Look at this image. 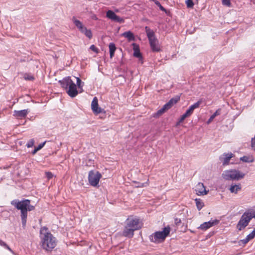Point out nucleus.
<instances>
[{"mask_svg":"<svg viewBox=\"0 0 255 255\" xmlns=\"http://www.w3.org/2000/svg\"><path fill=\"white\" fill-rule=\"evenodd\" d=\"M195 201L197 209L198 210H200L204 206V203L200 199H196Z\"/></svg>","mask_w":255,"mask_h":255,"instance_id":"5701e85b","label":"nucleus"},{"mask_svg":"<svg viewBox=\"0 0 255 255\" xmlns=\"http://www.w3.org/2000/svg\"><path fill=\"white\" fill-rule=\"evenodd\" d=\"M45 142H46L45 141V142H44L43 143H41L39 144L38 145V146L36 147L37 148V149L38 150H39L40 149H41L44 146V145L45 144Z\"/></svg>","mask_w":255,"mask_h":255,"instance_id":"58836bf2","label":"nucleus"},{"mask_svg":"<svg viewBox=\"0 0 255 255\" xmlns=\"http://www.w3.org/2000/svg\"><path fill=\"white\" fill-rule=\"evenodd\" d=\"M251 145L252 147L255 149V138L252 139Z\"/></svg>","mask_w":255,"mask_h":255,"instance_id":"a19ab883","label":"nucleus"},{"mask_svg":"<svg viewBox=\"0 0 255 255\" xmlns=\"http://www.w3.org/2000/svg\"><path fill=\"white\" fill-rule=\"evenodd\" d=\"M230 191L233 193H237L238 191L241 190V186L240 184L232 185L230 188Z\"/></svg>","mask_w":255,"mask_h":255,"instance_id":"6ab92c4d","label":"nucleus"},{"mask_svg":"<svg viewBox=\"0 0 255 255\" xmlns=\"http://www.w3.org/2000/svg\"><path fill=\"white\" fill-rule=\"evenodd\" d=\"M106 16L110 19L120 23L124 22V19L119 16L112 10H109L106 12Z\"/></svg>","mask_w":255,"mask_h":255,"instance_id":"9d476101","label":"nucleus"},{"mask_svg":"<svg viewBox=\"0 0 255 255\" xmlns=\"http://www.w3.org/2000/svg\"><path fill=\"white\" fill-rule=\"evenodd\" d=\"M187 117H189L185 113L180 118L179 123H182L184 120Z\"/></svg>","mask_w":255,"mask_h":255,"instance_id":"c9c22d12","label":"nucleus"},{"mask_svg":"<svg viewBox=\"0 0 255 255\" xmlns=\"http://www.w3.org/2000/svg\"><path fill=\"white\" fill-rule=\"evenodd\" d=\"M223 5H225L227 7L231 6V0H221Z\"/></svg>","mask_w":255,"mask_h":255,"instance_id":"cd10ccee","label":"nucleus"},{"mask_svg":"<svg viewBox=\"0 0 255 255\" xmlns=\"http://www.w3.org/2000/svg\"><path fill=\"white\" fill-rule=\"evenodd\" d=\"M59 83L63 88L67 90V93L70 97L74 98L78 95V92L77 90L76 85L73 82L70 77L64 78L62 80H60Z\"/></svg>","mask_w":255,"mask_h":255,"instance_id":"20e7f679","label":"nucleus"},{"mask_svg":"<svg viewBox=\"0 0 255 255\" xmlns=\"http://www.w3.org/2000/svg\"><path fill=\"white\" fill-rule=\"evenodd\" d=\"M83 31H81L84 33L88 38L91 39L92 37V33L90 29H88L86 27L83 29Z\"/></svg>","mask_w":255,"mask_h":255,"instance_id":"4be33fe9","label":"nucleus"},{"mask_svg":"<svg viewBox=\"0 0 255 255\" xmlns=\"http://www.w3.org/2000/svg\"><path fill=\"white\" fill-rule=\"evenodd\" d=\"M92 18L93 19H94V20H98V19L96 15H92Z\"/></svg>","mask_w":255,"mask_h":255,"instance_id":"c03bdc74","label":"nucleus"},{"mask_svg":"<svg viewBox=\"0 0 255 255\" xmlns=\"http://www.w3.org/2000/svg\"><path fill=\"white\" fill-rule=\"evenodd\" d=\"M101 178L102 174L99 171L91 170L89 172L88 181L89 184L93 187H96L99 184Z\"/></svg>","mask_w":255,"mask_h":255,"instance_id":"1a4fd4ad","label":"nucleus"},{"mask_svg":"<svg viewBox=\"0 0 255 255\" xmlns=\"http://www.w3.org/2000/svg\"><path fill=\"white\" fill-rule=\"evenodd\" d=\"M0 246L4 247V248L7 249V250H8L10 252H12V250L9 247V246L5 243H4L3 241H2L1 240H0Z\"/></svg>","mask_w":255,"mask_h":255,"instance_id":"7c9ffc66","label":"nucleus"},{"mask_svg":"<svg viewBox=\"0 0 255 255\" xmlns=\"http://www.w3.org/2000/svg\"><path fill=\"white\" fill-rule=\"evenodd\" d=\"M196 194L198 195H204L207 194L204 184L202 183H199L196 186Z\"/></svg>","mask_w":255,"mask_h":255,"instance_id":"ddd939ff","label":"nucleus"},{"mask_svg":"<svg viewBox=\"0 0 255 255\" xmlns=\"http://www.w3.org/2000/svg\"><path fill=\"white\" fill-rule=\"evenodd\" d=\"M253 218V213L249 211L245 212L239 221L237 225V228L239 231L243 230L248 225L249 222Z\"/></svg>","mask_w":255,"mask_h":255,"instance_id":"6e6552de","label":"nucleus"},{"mask_svg":"<svg viewBox=\"0 0 255 255\" xmlns=\"http://www.w3.org/2000/svg\"><path fill=\"white\" fill-rule=\"evenodd\" d=\"M38 150L37 149V148L35 147L34 149L32 151V154L33 155L35 154Z\"/></svg>","mask_w":255,"mask_h":255,"instance_id":"37998d69","label":"nucleus"},{"mask_svg":"<svg viewBox=\"0 0 255 255\" xmlns=\"http://www.w3.org/2000/svg\"><path fill=\"white\" fill-rule=\"evenodd\" d=\"M250 240L247 237L245 239L241 240V242L244 245L247 244Z\"/></svg>","mask_w":255,"mask_h":255,"instance_id":"ea45409f","label":"nucleus"},{"mask_svg":"<svg viewBox=\"0 0 255 255\" xmlns=\"http://www.w3.org/2000/svg\"><path fill=\"white\" fill-rule=\"evenodd\" d=\"M159 7L160 8V9L163 11H164L165 13H167V10H166V9L163 6H162L160 3H159Z\"/></svg>","mask_w":255,"mask_h":255,"instance_id":"79ce46f5","label":"nucleus"},{"mask_svg":"<svg viewBox=\"0 0 255 255\" xmlns=\"http://www.w3.org/2000/svg\"><path fill=\"white\" fill-rule=\"evenodd\" d=\"M180 123H179V121H178V122L176 123V126H179V125H180Z\"/></svg>","mask_w":255,"mask_h":255,"instance_id":"a18cd8bd","label":"nucleus"},{"mask_svg":"<svg viewBox=\"0 0 255 255\" xmlns=\"http://www.w3.org/2000/svg\"><path fill=\"white\" fill-rule=\"evenodd\" d=\"M110 50V58H112L114 56L115 52L116 50V47L114 43H110L109 45Z\"/></svg>","mask_w":255,"mask_h":255,"instance_id":"a211bd4d","label":"nucleus"},{"mask_svg":"<svg viewBox=\"0 0 255 255\" xmlns=\"http://www.w3.org/2000/svg\"><path fill=\"white\" fill-rule=\"evenodd\" d=\"M250 240H252L255 237V229L247 236Z\"/></svg>","mask_w":255,"mask_h":255,"instance_id":"2f4dec72","label":"nucleus"},{"mask_svg":"<svg viewBox=\"0 0 255 255\" xmlns=\"http://www.w3.org/2000/svg\"><path fill=\"white\" fill-rule=\"evenodd\" d=\"M220 109L217 110L210 118L209 119L208 123H210L217 116L219 115L220 114Z\"/></svg>","mask_w":255,"mask_h":255,"instance_id":"393cba45","label":"nucleus"},{"mask_svg":"<svg viewBox=\"0 0 255 255\" xmlns=\"http://www.w3.org/2000/svg\"><path fill=\"white\" fill-rule=\"evenodd\" d=\"M73 22L76 26L79 29L80 31H83V29L85 27L82 24V23L77 19H74Z\"/></svg>","mask_w":255,"mask_h":255,"instance_id":"412c9836","label":"nucleus"},{"mask_svg":"<svg viewBox=\"0 0 255 255\" xmlns=\"http://www.w3.org/2000/svg\"><path fill=\"white\" fill-rule=\"evenodd\" d=\"M24 78L26 80L33 81L34 80V77L30 74L25 73L24 75Z\"/></svg>","mask_w":255,"mask_h":255,"instance_id":"a878e982","label":"nucleus"},{"mask_svg":"<svg viewBox=\"0 0 255 255\" xmlns=\"http://www.w3.org/2000/svg\"><path fill=\"white\" fill-rule=\"evenodd\" d=\"M185 2L188 8H193L194 3L192 0H186Z\"/></svg>","mask_w":255,"mask_h":255,"instance_id":"c85d7f7f","label":"nucleus"},{"mask_svg":"<svg viewBox=\"0 0 255 255\" xmlns=\"http://www.w3.org/2000/svg\"><path fill=\"white\" fill-rule=\"evenodd\" d=\"M225 157L224 158L223 165H227L229 164L230 159L233 157V154L232 153L225 154Z\"/></svg>","mask_w":255,"mask_h":255,"instance_id":"aec40b11","label":"nucleus"},{"mask_svg":"<svg viewBox=\"0 0 255 255\" xmlns=\"http://www.w3.org/2000/svg\"><path fill=\"white\" fill-rule=\"evenodd\" d=\"M11 204L17 209L20 210L22 224L23 226H25L26 223L27 211L34 210V206L30 205V201L28 199H24L20 201L14 200L11 202Z\"/></svg>","mask_w":255,"mask_h":255,"instance_id":"f03ea898","label":"nucleus"},{"mask_svg":"<svg viewBox=\"0 0 255 255\" xmlns=\"http://www.w3.org/2000/svg\"><path fill=\"white\" fill-rule=\"evenodd\" d=\"M133 55L137 58H140L141 57L139 49L138 48L134 49Z\"/></svg>","mask_w":255,"mask_h":255,"instance_id":"bb28decb","label":"nucleus"},{"mask_svg":"<svg viewBox=\"0 0 255 255\" xmlns=\"http://www.w3.org/2000/svg\"><path fill=\"white\" fill-rule=\"evenodd\" d=\"M76 80H77V85L78 87L79 88H81L82 87V85H81V84H82L81 80L78 77L76 78Z\"/></svg>","mask_w":255,"mask_h":255,"instance_id":"f704fd0d","label":"nucleus"},{"mask_svg":"<svg viewBox=\"0 0 255 255\" xmlns=\"http://www.w3.org/2000/svg\"><path fill=\"white\" fill-rule=\"evenodd\" d=\"M144 186V183H142L140 187H142Z\"/></svg>","mask_w":255,"mask_h":255,"instance_id":"49530a36","label":"nucleus"},{"mask_svg":"<svg viewBox=\"0 0 255 255\" xmlns=\"http://www.w3.org/2000/svg\"><path fill=\"white\" fill-rule=\"evenodd\" d=\"M29 111L28 110H23L20 111H14L13 116L17 118L22 119L26 117Z\"/></svg>","mask_w":255,"mask_h":255,"instance_id":"2eb2a0df","label":"nucleus"},{"mask_svg":"<svg viewBox=\"0 0 255 255\" xmlns=\"http://www.w3.org/2000/svg\"><path fill=\"white\" fill-rule=\"evenodd\" d=\"M253 216H254V218H255V214L253 213Z\"/></svg>","mask_w":255,"mask_h":255,"instance_id":"09e8293b","label":"nucleus"},{"mask_svg":"<svg viewBox=\"0 0 255 255\" xmlns=\"http://www.w3.org/2000/svg\"><path fill=\"white\" fill-rule=\"evenodd\" d=\"M241 160L246 162H252L253 159H250V158L247 156H244L240 158Z\"/></svg>","mask_w":255,"mask_h":255,"instance_id":"c756f323","label":"nucleus"},{"mask_svg":"<svg viewBox=\"0 0 255 255\" xmlns=\"http://www.w3.org/2000/svg\"><path fill=\"white\" fill-rule=\"evenodd\" d=\"M90 49L93 51L94 52H95V53H98L99 52V49L98 48H97L94 45H92L90 47Z\"/></svg>","mask_w":255,"mask_h":255,"instance_id":"72a5a7b5","label":"nucleus"},{"mask_svg":"<svg viewBox=\"0 0 255 255\" xmlns=\"http://www.w3.org/2000/svg\"><path fill=\"white\" fill-rule=\"evenodd\" d=\"M125 226L123 232L124 236L131 238L135 231L141 228L142 223L140 219L133 216H129L126 221Z\"/></svg>","mask_w":255,"mask_h":255,"instance_id":"f257e3e1","label":"nucleus"},{"mask_svg":"<svg viewBox=\"0 0 255 255\" xmlns=\"http://www.w3.org/2000/svg\"><path fill=\"white\" fill-rule=\"evenodd\" d=\"M245 174L236 169L227 170L222 174V177L226 180H239L243 178Z\"/></svg>","mask_w":255,"mask_h":255,"instance_id":"0eeeda50","label":"nucleus"},{"mask_svg":"<svg viewBox=\"0 0 255 255\" xmlns=\"http://www.w3.org/2000/svg\"><path fill=\"white\" fill-rule=\"evenodd\" d=\"M180 100L179 96H176L174 98L171 99L169 102L165 105L169 108H171L174 104H176Z\"/></svg>","mask_w":255,"mask_h":255,"instance_id":"dca6fc26","label":"nucleus"},{"mask_svg":"<svg viewBox=\"0 0 255 255\" xmlns=\"http://www.w3.org/2000/svg\"><path fill=\"white\" fill-rule=\"evenodd\" d=\"M122 36L127 38L128 41L134 40L133 34L130 31H126L122 34Z\"/></svg>","mask_w":255,"mask_h":255,"instance_id":"f3484780","label":"nucleus"},{"mask_svg":"<svg viewBox=\"0 0 255 255\" xmlns=\"http://www.w3.org/2000/svg\"><path fill=\"white\" fill-rule=\"evenodd\" d=\"M45 175H46V176L48 180L51 179L53 177V176L52 173L51 172H46L45 173Z\"/></svg>","mask_w":255,"mask_h":255,"instance_id":"e433bc0d","label":"nucleus"},{"mask_svg":"<svg viewBox=\"0 0 255 255\" xmlns=\"http://www.w3.org/2000/svg\"><path fill=\"white\" fill-rule=\"evenodd\" d=\"M159 3H160V2H156V4L159 6Z\"/></svg>","mask_w":255,"mask_h":255,"instance_id":"de8ad7c7","label":"nucleus"},{"mask_svg":"<svg viewBox=\"0 0 255 255\" xmlns=\"http://www.w3.org/2000/svg\"><path fill=\"white\" fill-rule=\"evenodd\" d=\"M91 109L95 114H98L101 113L103 111V109L99 107L98 100L97 97H94L92 103H91Z\"/></svg>","mask_w":255,"mask_h":255,"instance_id":"9b49d317","label":"nucleus"},{"mask_svg":"<svg viewBox=\"0 0 255 255\" xmlns=\"http://www.w3.org/2000/svg\"><path fill=\"white\" fill-rule=\"evenodd\" d=\"M170 232L169 226L165 227L162 231L156 232L151 235L149 240L151 242L155 243H160L163 242L165 238L168 236Z\"/></svg>","mask_w":255,"mask_h":255,"instance_id":"39448f33","label":"nucleus"},{"mask_svg":"<svg viewBox=\"0 0 255 255\" xmlns=\"http://www.w3.org/2000/svg\"><path fill=\"white\" fill-rule=\"evenodd\" d=\"M219 222V220H215L214 221H210L207 222H204L202 224L200 225V226L199 227V229L203 230L206 231L209 228L212 227L215 225L218 224Z\"/></svg>","mask_w":255,"mask_h":255,"instance_id":"f8f14e48","label":"nucleus"},{"mask_svg":"<svg viewBox=\"0 0 255 255\" xmlns=\"http://www.w3.org/2000/svg\"><path fill=\"white\" fill-rule=\"evenodd\" d=\"M145 30L152 50L154 52L160 51V46L157 39L155 36L154 32L148 26L145 27Z\"/></svg>","mask_w":255,"mask_h":255,"instance_id":"423d86ee","label":"nucleus"},{"mask_svg":"<svg viewBox=\"0 0 255 255\" xmlns=\"http://www.w3.org/2000/svg\"><path fill=\"white\" fill-rule=\"evenodd\" d=\"M201 103V101H198L197 102L194 103L193 105L190 106L189 109L185 112V114L188 116V117H190L193 114L194 110L199 108Z\"/></svg>","mask_w":255,"mask_h":255,"instance_id":"4468645a","label":"nucleus"},{"mask_svg":"<svg viewBox=\"0 0 255 255\" xmlns=\"http://www.w3.org/2000/svg\"><path fill=\"white\" fill-rule=\"evenodd\" d=\"M169 109L165 104L164 106L156 113V115L158 117L162 115L166 110Z\"/></svg>","mask_w":255,"mask_h":255,"instance_id":"b1692460","label":"nucleus"},{"mask_svg":"<svg viewBox=\"0 0 255 255\" xmlns=\"http://www.w3.org/2000/svg\"><path fill=\"white\" fill-rule=\"evenodd\" d=\"M40 234L43 249L47 251H52L56 246L55 238L48 232L46 227L41 228Z\"/></svg>","mask_w":255,"mask_h":255,"instance_id":"7ed1b4c3","label":"nucleus"},{"mask_svg":"<svg viewBox=\"0 0 255 255\" xmlns=\"http://www.w3.org/2000/svg\"><path fill=\"white\" fill-rule=\"evenodd\" d=\"M181 222V221L180 219H179L178 218H176L174 219V223L176 225L178 226L179 225Z\"/></svg>","mask_w":255,"mask_h":255,"instance_id":"4c0bfd02","label":"nucleus"},{"mask_svg":"<svg viewBox=\"0 0 255 255\" xmlns=\"http://www.w3.org/2000/svg\"><path fill=\"white\" fill-rule=\"evenodd\" d=\"M34 144V140L33 139H31L27 143L26 146L27 147H31L33 146Z\"/></svg>","mask_w":255,"mask_h":255,"instance_id":"473e14b6","label":"nucleus"}]
</instances>
